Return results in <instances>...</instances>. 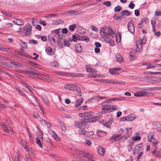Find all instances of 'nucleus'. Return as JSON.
Here are the masks:
<instances>
[{"instance_id": "2", "label": "nucleus", "mask_w": 161, "mask_h": 161, "mask_svg": "<svg viewBox=\"0 0 161 161\" xmlns=\"http://www.w3.org/2000/svg\"><path fill=\"white\" fill-rule=\"evenodd\" d=\"M30 69H31V70H24L22 73L29 77H31L34 75L39 76L41 75V74L35 69L32 68H31Z\"/></svg>"}, {"instance_id": "49", "label": "nucleus", "mask_w": 161, "mask_h": 161, "mask_svg": "<svg viewBox=\"0 0 161 161\" xmlns=\"http://www.w3.org/2000/svg\"><path fill=\"white\" fill-rule=\"evenodd\" d=\"M103 4L105 5L107 7H110L111 5V3L110 1H107L104 2Z\"/></svg>"}, {"instance_id": "23", "label": "nucleus", "mask_w": 161, "mask_h": 161, "mask_svg": "<svg viewBox=\"0 0 161 161\" xmlns=\"http://www.w3.org/2000/svg\"><path fill=\"white\" fill-rule=\"evenodd\" d=\"M117 61L119 62H121L123 61V58L121 55L119 54H117L115 56Z\"/></svg>"}, {"instance_id": "41", "label": "nucleus", "mask_w": 161, "mask_h": 161, "mask_svg": "<svg viewBox=\"0 0 161 161\" xmlns=\"http://www.w3.org/2000/svg\"><path fill=\"white\" fill-rule=\"evenodd\" d=\"M48 39L50 42H51V43H52V42H53V43H56V41L53 37L49 36L48 37Z\"/></svg>"}, {"instance_id": "36", "label": "nucleus", "mask_w": 161, "mask_h": 161, "mask_svg": "<svg viewBox=\"0 0 161 161\" xmlns=\"http://www.w3.org/2000/svg\"><path fill=\"white\" fill-rule=\"evenodd\" d=\"M83 100L82 99L77 100L75 103V106L77 107L80 105L83 102Z\"/></svg>"}, {"instance_id": "51", "label": "nucleus", "mask_w": 161, "mask_h": 161, "mask_svg": "<svg viewBox=\"0 0 161 161\" xmlns=\"http://www.w3.org/2000/svg\"><path fill=\"white\" fill-rule=\"evenodd\" d=\"M78 39H78V37H77L75 35H72V39L73 42H77V40H78Z\"/></svg>"}, {"instance_id": "1", "label": "nucleus", "mask_w": 161, "mask_h": 161, "mask_svg": "<svg viewBox=\"0 0 161 161\" xmlns=\"http://www.w3.org/2000/svg\"><path fill=\"white\" fill-rule=\"evenodd\" d=\"M101 117V116H94L92 117L88 118H83L81 119L82 122L85 123L86 128L88 127L89 126L87 123L94 122L99 119Z\"/></svg>"}, {"instance_id": "54", "label": "nucleus", "mask_w": 161, "mask_h": 161, "mask_svg": "<svg viewBox=\"0 0 161 161\" xmlns=\"http://www.w3.org/2000/svg\"><path fill=\"white\" fill-rule=\"evenodd\" d=\"M51 64L52 66L54 67H57L59 66L58 63L56 61H54L52 62Z\"/></svg>"}, {"instance_id": "37", "label": "nucleus", "mask_w": 161, "mask_h": 161, "mask_svg": "<svg viewBox=\"0 0 161 161\" xmlns=\"http://www.w3.org/2000/svg\"><path fill=\"white\" fill-rule=\"evenodd\" d=\"M40 121L41 123H43V121H44V124H46L48 128H49L51 126L50 124L47 121L45 120H40Z\"/></svg>"}, {"instance_id": "6", "label": "nucleus", "mask_w": 161, "mask_h": 161, "mask_svg": "<svg viewBox=\"0 0 161 161\" xmlns=\"http://www.w3.org/2000/svg\"><path fill=\"white\" fill-rule=\"evenodd\" d=\"M127 28L129 31L132 34H133L135 32V27L133 23L132 20H130L128 23Z\"/></svg>"}, {"instance_id": "64", "label": "nucleus", "mask_w": 161, "mask_h": 161, "mask_svg": "<svg viewBox=\"0 0 161 161\" xmlns=\"http://www.w3.org/2000/svg\"><path fill=\"white\" fill-rule=\"evenodd\" d=\"M156 15L158 16H161V11H157V10L155 13V15Z\"/></svg>"}, {"instance_id": "13", "label": "nucleus", "mask_w": 161, "mask_h": 161, "mask_svg": "<svg viewBox=\"0 0 161 161\" xmlns=\"http://www.w3.org/2000/svg\"><path fill=\"white\" fill-rule=\"evenodd\" d=\"M142 39L141 41V40H138L136 42V46H137V48L136 49V51L137 52L140 53L141 51V50H138V46H140L141 47V49L142 48V45L143 44L142 43Z\"/></svg>"}, {"instance_id": "5", "label": "nucleus", "mask_w": 161, "mask_h": 161, "mask_svg": "<svg viewBox=\"0 0 161 161\" xmlns=\"http://www.w3.org/2000/svg\"><path fill=\"white\" fill-rule=\"evenodd\" d=\"M32 26L30 24H27L26 26L23 28V30L25 31V35L28 36L31 34Z\"/></svg>"}, {"instance_id": "38", "label": "nucleus", "mask_w": 161, "mask_h": 161, "mask_svg": "<svg viewBox=\"0 0 161 161\" xmlns=\"http://www.w3.org/2000/svg\"><path fill=\"white\" fill-rule=\"evenodd\" d=\"M109 72L111 75H117L119 74V73L118 72L114 71V70L112 69L109 70Z\"/></svg>"}, {"instance_id": "45", "label": "nucleus", "mask_w": 161, "mask_h": 161, "mask_svg": "<svg viewBox=\"0 0 161 161\" xmlns=\"http://www.w3.org/2000/svg\"><path fill=\"white\" fill-rule=\"evenodd\" d=\"M63 40H64V45L67 47H69L70 45V44L69 42H68V41L66 40H65L64 39H63Z\"/></svg>"}, {"instance_id": "11", "label": "nucleus", "mask_w": 161, "mask_h": 161, "mask_svg": "<svg viewBox=\"0 0 161 161\" xmlns=\"http://www.w3.org/2000/svg\"><path fill=\"white\" fill-rule=\"evenodd\" d=\"M142 144V143H140L135 147L134 150V153H137L141 150L143 147Z\"/></svg>"}, {"instance_id": "46", "label": "nucleus", "mask_w": 161, "mask_h": 161, "mask_svg": "<svg viewBox=\"0 0 161 161\" xmlns=\"http://www.w3.org/2000/svg\"><path fill=\"white\" fill-rule=\"evenodd\" d=\"M101 97H99V96H96L92 97L89 100V101L92 100H94L95 101H98L100 100Z\"/></svg>"}, {"instance_id": "4", "label": "nucleus", "mask_w": 161, "mask_h": 161, "mask_svg": "<svg viewBox=\"0 0 161 161\" xmlns=\"http://www.w3.org/2000/svg\"><path fill=\"white\" fill-rule=\"evenodd\" d=\"M65 89L72 91H76L79 92V89L78 87L75 85L72 84H68L64 86Z\"/></svg>"}, {"instance_id": "47", "label": "nucleus", "mask_w": 161, "mask_h": 161, "mask_svg": "<svg viewBox=\"0 0 161 161\" xmlns=\"http://www.w3.org/2000/svg\"><path fill=\"white\" fill-rule=\"evenodd\" d=\"M131 133L132 132L131 131H127V132L125 134L124 136V137L125 139H127L130 136V135L131 134Z\"/></svg>"}, {"instance_id": "18", "label": "nucleus", "mask_w": 161, "mask_h": 161, "mask_svg": "<svg viewBox=\"0 0 161 161\" xmlns=\"http://www.w3.org/2000/svg\"><path fill=\"white\" fill-rule=\"evenodd\" d=\"M144 90L147 91H153L154 90L158 91L161 90V89L160 88V86H159L147 88L146 89H144Z\"/></svg>"}, {"instance_id": "24", "label": "nucleus", "mask_w": 161, "mask_h": 161, "mask_svg": "<svg viewBox=\"0 0 161 161\" xmlns=\"http://www.w3.org/2000/svg\"><path fill=\"white\" fill-rule=\"evenodd\" d=\"M96 81H98V82H106L108 83H110L112 84V80H108L107 79L105 80H102V79H97L96 80Z\"/></svg>"}, {"instance_id": "29", "label": "nucleus", "mask_w": 161, "mask_h": 161, "mask_svg": "<svg viewBox=\"0 0 161 161\" xmlns=\"http://www.w3.org/2000/svg\"><path fill=\"white\" fill-rule=\"evenodd\" d=\"M125 83V82L122 81H116L113 80H112V84H116L120 85H122L124 84Z\"/></svg>"}, {"instance_id": "17", "label": "nucleus", "mask_w": 161, "mask_h": 161, "mask_svg": "<svg viewBox=\"0 0 161 161\" xmlns=\"http://www.w3.org/2000/svg\"><path fill=\"white\" fill-rule=\"evenodd\" d=\"M64 36V35H62V36H61L60 35H58V41L57 43L58 45H59L61 47H63V45L61 42H60L62 38H63V36Z\"/></svg>"}, {"instance_id": "48", "label": "nucleus", "mask_w": 161, "mask_h": 161, "mask_svg": "<svg viewBox=\"0 0 161 161\" xmlns=\"http://www.w3.org/2000/svg\"><path fill=\"white\" fill-rule=\"evenodd\" d=\"M78 133L80 134L84 135L86 136L87 132L84 130H80L78 131Z\"/></svg>"}, {"instance_id": "19", "label": "nucleus", "mask_w": 161, "mask_h": 161, "mask_svg": "<svg viewBox=\"0 0 161 161\" xmlns=\"http://www.w3.org/2000/svg\"><path fill=\"white\" fill-rule=\"evenodd\" d=\"M46 52L47 54L49 55H53L54 53L53 52L52 48L50 47H48L45 49Z\"/></svg>"}, {"instance_id": "22", "label": "nucleus", "mask_w": 161, "mask_h": 161, "mask_svg": "<svg viewBox=\"0 0 161 161\" xmlns=\"http://www.w3.org/2000/svg\"><path fill=\"white\" fill-rule=\"evenodd\" d=\"M108 35L111 36L113 38L115 37V35H114L115 34V32L111 29V28L109 27L108 28Z\"/></svg>"}, {"instance_id": "53", "label": "nucleus", "mask_w": 161, "mask_h": 161, "mask_svg": "<svg viewBox=\"0 0 161 161\" xmlns=\"http://www.w3.org/2000/svg\"><path fill=\"white\" fill-rule=\"evenodd\" d=\"M104 31V29L103 28H101L100 29L101 32V33L103 32V34H104V35H103V36H105V37L108 36V33H106L105 31Z\"/></svg>"}, {"instance_id": "63", "label": "nucleus", "mask_w": 161, "mask_h": 161, "mask_svg": "<svg viewBox=\"0 0 161 161\" xmlns=\"http://www.w3.org/2000/svg\"><path fill=\"white\" fill-rule=\"evenodd\" d=\"M20 41L22 43V44H23V45H22V46L23 47V48H26L27 47V44L25 42L21 40Z\"/></svg>"}, {"instance_id": "52", "label": "nucleus", "mask_w": 161, "mask_h": 161, "mask_svg": "<svg viewBox=\"0 0 161 161\" xmlns=\"http://www.w3.org/2000/svg\"><path fill=\"white\" fill-rule=\"evenodd\" d=\"M84 117H88L90 115H92V112H87L86 113H84Z\"/></svg>"}, {"instance_id": "39", "label": "nucleus", "mask_w": 161, "mask_h": 161, "mask_svg": "<svg viewBox=\"0 0 161 161\" xmlns=\"http://www.w3.org/2000/svg\"><path fill=\"white\" fill-rule=\"evenodd\" d=\"M57 15L56 14H47L45 16V18L47 19L51 18L53 17L56 16Z\"/></svg>"}, {"instance_id": "61", "label": "nucleus", "mask_w": 161, "mask_h": 161, "mask_svg": "<svg viewBox=\"0 0 161 161\" xmlns=\"http://www.w3.org/2000/svg\"><path fill=\"white\" fill-rule=\"evenodd\" d=\"M52 33H55L56 35H59V31L58 29H56L55 30H53L52 31Z\"/></svg>"}, {"instance_id": "62", "label": "nucleus", "mask_w": 161, "mask_h": 161, "mask_svg": "<svg viewBox=\"0 0 161 161\" xmlns=\"http://www.w3.org/2000/svg\"><path fill=\"white\" fill-rule=\"evenodd\" d=\"M157 130L160 132H161V125L160 124H157V127H156Z\"/></svg>"}, {"instance_id": "50", "label": "nucleus", "mask_w": 161, "mask_h": 161, "mask_svg": "<svg viewBox=\"0 0 161 161\" xmlns=\"http://www.w3.org/2000/svg\"><path fill=\"white\" fill-rule=\"evenodd\" d=\"M29 43L31 44V43H33L34 44H38V42L34 40H30L29 41Z\"/></svg>"}, {"instance_id": "25", "label": "nucleus", "mask_w": 161, "mask_h": 161, "mask_svg": "<svg viewBox=\"0 0 161 161\" xmlns=\"http://www.w3.org/2000/svg\"><path fill=\"white\" fill-rule=\"evenodd\" d=\"M75 48L77 52L80 53H81L82 48L80 44H77L76 45Z\"/></svg>"}, {"instance_id": "26", "label": "nucleus", "mask_w": 161, "mask_h": 161, "mask_svg": "<svg viewBox=\"0 0 161 161\" xmlns=\"http://www.w3.org/2000/svg\"><path fill=\"white\" fill-rule=\"evenodd\" d=\"M136 52H137L136 51V50H135L134 49H131L129 53V56L132 58L134 57L136 55Z\"/></svg>"}, {"instance_id": "32", "label": "nucleus", "mask_w": 161, "mask_h": 161, "mask_svg": "<svg viewBox=\"0 0 161 161\" xmlns=\"http://www.w3.org/2000/svg\"><path fill=\"white\" fill-rule=\"evenodd\" d=\"M76 25L75 24H73L69 26V29L71 31H73L76 28Z\"/></svg>"}, {"instance_id": "60", "label": "nucleus", "mask_w": 161, "mask_h": 161, "mask_svg": "<svg viewBox=\"0 0 161 161\" xmlns=\"http://www.w3.org/2000/svg\"><path fill=\"white\" fill-rule=\"evenodd\" d=\"M29 63L30 64H31V65H32L35 67H37V66H39V65L38 64H36L33 62H32V61H30L29 62Z\"/></svg>"}, {"instance_id": "31", "label": "nucleus", "mask_w": 161, "mask_h": 161, "mask_svg": "<svg viewBox=\"0 0 161 161\" xmlns=\"http://www.w3.org/2000/svg\"><path fill=\"white\" fill-rule=\"evenodd\" d=\"M120 134L118 135H113L112 137H111L110 139V140L111 141H114L117 138L120 137Z\"/></svg>"}, {"instance_id": "30", "label": "nucleus", "mask_w": 161, "mask_h": 161, "mask_svg": "<svg viewBox=\"0 0 161 161\" xmlns=\"http://www.w3.org/2000/svg\"><path fill=\"white\" fill-rule=\"evenodd\" d=\"M154 134L153 132L150 133L148 136V140L150 142H151V140L154 138Z\"/></svg>"}, {"instance_id": "28", "label": "nucleus", "mask_w": 161, "mask_h": 161, "mask_svg": "<svg viewBox=\"0 0 161 161\" xmlns=\"http://www.w3.org/2000/svg\"><path fill=\"white\" fill-rule=\"evenodd\" d=\"M117 34V35L115 36L116 40L117 42L119 43L121 39V35L119 32H118Z\"/></svg>"}, {"instance_id": "35", "label": "nucleus", "mask_w": 161, "mask_h": 161, "mask_svg": "<svg viewBox=\"0 0 161 161\" xmlns=\"http://www.w3.org/2000/svg\"><path fill=\"white\" fill-rule=\"evenodd\" d=\"M115 100H117V101H121L123 100H125V98L122 97H120L114 98L112 99H110V100L112 101H114Z\"/></svg>"}, {"instance_id": "12", "label": "nucleus", "mask_w": 161, "mask_h": 161, "mask_svg": "<svg viewBox=\"0 0 161 161\" xmlns=\"http://www.w3.org/2000/svg\"><path fill=\"white\" fill-rule=\"evenodd\" d=\"M13 22L15 24L20 26L23 25L24 24V22L23 20L17 19H15Z\"/></svg>"}, {"instance_id": "21", "label": "nucleus", "mask_w": 161, "mask_h": 161, "mask_svg": "<svg viewBox=\"0 0 161 161\" xmlns=\"http://www.w3.org/2000/svg\"><path fill=\"white\" fill-rule=\"evenodd\" d=\"M104 40L107 42L111 46H113L114 45V42L110 38L107 37Z\"/></svg>"}, {"instance_id": "43", "label": "nucleus", "mask_w": 161, "mask_h": 161, "mask_svg": "<svg viewBox=\"0 0 161 161\" xmlns=\"http://www.w3.org/2000/svg\"><path fill=\"white\" fill-rule=\"evenodd\" d=\"M59 123L62 130L63 131L66 130V126L64 125L63 123L61 121H59Z\"/></svg>"}, {"instance_id": "20", "label": "nucleus", "mask_w": 161, "mask_h": 161, "mask_svg": "<svg viewBox=\"0 0 161 161\" xmlns=\"http://www.w3.org/2000/svg\"><path fill=\"white\" fill-rule=\"evenodd\" d=\"M86 68L87 71L88 72H92L93 73L97 72V71L95 69L91 67L90 66H86Z\"/></svg>"}, {"instance_id": "59", "label": "nucleus", "mask_w": 161, "mask_h": 161, "mask_svg": "<svg viewBox=\"0 0 161 161\" xmlns=\"http://www.w3.org/2000/svg\"><path fill=\"white\" fill-rule=\"evenodd\" d=\"M135 4L133 3L132 2H131L130 4L129 5V7L131 9H133L135 7Z\"/></svg>"}, {"instance_id": "3", "label": "nucleus", "mask_w": 161, "mask_h": 161, "mask_svg": "<svg viewBox=\"0 0 161 161\" xmlns=\"http://www.w3.org/2000/svg\"><path fill=\"white\" fill-rule=\"evenodd\" d=\"M76 152L83 157L87 159L88 161H96L94 158L92 157L88 153H86L85 152H82L77 149L76 150Z\"/></svg>"}, {"instance_id": "44", "label": "nucleus", "mask_w": 161, "mask_h": 161, "mask_svg": "<svg viewBox=\"0 0 161 161\" xmlns=\"http://www.w3.org/2000/svg\"><path fill=\"white\" fill-rule=\"evenodd\" d=\"M122 9V7L120 6H117L114 8V11L115 12H119Z\"/></svg>"}, {"instance_id": "16", "label": "nucleus", "mask_w": 161, "mask_h": 161, "mask_svg": "<svg viewBox=\"0 0 161 161\" xmlns=\"http://www.w3.org/2000/svg\"><path fill=\"white\" fill-rule=\"evenodd\" d=\"M97 150L99 154L102 156H104L105 153V150L104 149L101 147H99Z\"/></svg>"}, {"instance_id": "56", "label": "nucleus", "mask_w": 161, "mask_h": 161, "mask_svg": "<svg viewBox=\"0 0 161 161\" xmlns=\"http://www.w3.org/2000/svg\"><path fill=\"white\" fill-rule=\"evenodd\" d=\"M141 139V137L140 136H136L132 138L133 141H137Z\"/></svg>"}, {"instance_id": "10", "label": "nucleus", "mask_w": 161, "mask_h": 161, "mask_svg": "<svg viewBox=\"0 0 161 161\" xmlns=\"http://www.w3.org/2000/svg\"><path fill=\"white\" fill-rule=\"evenodd\" d=\"M149 93L145 91H138L136 92L134 95L137 97H142L145 95H149Z\"/></svg>"}, {"instance_id": "40", "label": "nucleus", "mask_w": 161, "mask_h": 161, "mask_svg": "<svg viewBox=\"0 0 161 161\" xmlns=\"http://www.w3.org/2000/svg\"><path fill=\"white\" fill-rule=\"evenodd\" d=\"M1 125L5 132H8L9 131L8 128L6 125L4 124H2Z\"/></svg>"}, {"instance_id": "57", "label": "nucleus", "mask_w": 161, "mask_h": 161, "mask_svg": "<svg viewBox=\"0 0 161 161\" xmlns=\"http://www.w3.org/2000/svg\"><path fill=\"white\" fill-rule=\"evenodd\" d=\"M2 13L7 17H10L12 16V14L10 13H8L5 11L2 12Z\"/></svg>"}, {"instance_id": "34", "label": "nucleus", "mask_w": 161, "mask_h": 161, "mask_svg": "<svg viewBox=\"0 0 161 161\" xmlns=\"http://www.w3.org/2000/svg\"><path fill=\"white\" fill-rule=\"evenodd\" d=\"M36 143L41 148L42 147V145L41 141L38 137L36 138Z\"/></svg>"}, {"instance_id": "7", "label": "nucleus", "mask_w": 161, "mask_h": 161, "mask_svg": "<svg viewBox=\"0 0 161 161\" xmlns=\"http://www.w3.org/2000/svg\"><path fill=\"white\" fill-rule=\"evenodd\" d=\"M111 107V106L109 104H107L103 106L102 108V110H104V111L102 112V113H106L105 112L106 111H107V112L108 113H109L112 112Z\"/></svg>"}, {"instance_id": "8", "label": "nucleus", "mask_w": 161, "mask_h": 161, "mask_svg": "<svg viewBox=\"0 0 161 161\" xmlns=\"http://www.w3.org/2000/svg\"><path fill=\"white\" fill-rule=\"evenodd\" d=\"M83 12L82 11H78L76 10H72L69 11L67 12V13L70 15L73 16L81 14Z\"/></svg>"}, {"instance_id": "9", "label": "nucleus", "mask_w": 161, "mask_h": 161, "mask_svg": "<svg viewBox=\"0 0 161 161\" xmlns=\"http://www.w3.org/2000/svg\"><path fill=\"white\" fill-rule=\"evenodd\" d=\"M75 125L80 129H84L86 128L85 123L82 122L81 121H76L74 123Z\"/></svg>"}, {"instance_id": "14", "label": "nucleus", "mask_w": 161, "mask_h": 161, "mask_svg": "<svg viewBox=\"0 0 161 161\" xmlns=\"http://www.w3.org/2000/svg\"><path fill=\"white\" fill-rule=\"evenodd\" d=\"M121 17H122L124 16H128L130 15L131 14V13L128 10H124L121 12Z\"/></svg>"}, {"instance_id": "27", "label": "nucleus", "mask_w": 161, "mask_h": 161, "mask_svg": "<svg viewBox=\"0 0 161 161\" xmlns=\"http://www.w3.org/2000/svg\"><path fill=\"white\" fill-rule=\"evenodd\" d=\"M129 142L130 143V144L128 145L127 148L128 152H130L131 151L132 148V144L134 143V142L130 140L129 141Z\"/></svg>"}, {"instance_id": "33", "label": "nucleus", "mask_w": 161, "mask_h": 161, "mask_svg": "<svg viewBox=\"0 0 161 161\" xmlns=\"http://www.w3.org/2000/svg\"><path fill=\"white\" fill-rule=\"evenodd\" d=\"M50 131L52 132V137L55 140L58 139V137L55 132L52 130Z\"/></svg>"}, {"instance_id": "58", "label": "nucleus", "mask_w": 161, "mask_h": 161, "mask_svg": "<svg viewBox=\"0 0 161 161\" xmlns=\"http://www.w3.org/2000/svg\"><path fill=\"white\" fill-rule=\"evenodd\" d=\"M62 22V20L60 19L59 20H56L53 22V24L54 25H58L61 23Z\"/></svg>"}, {"instance_id": "55", "label": "nucleus", "mask_w": 161, "mask_h": 161, "mask_svg": "<svg viewBox=\"0 0 161 161\" xmlns=\"http://www.w3.org/2000/svg\"><path fill=\"white\" fill-rule=\"evenodd\" d=\"M32 115L33 117L35 118H37L39 117V114L37 112H35L33 113Z\"/></svg>"}, {"instance_id": "15", "label": "nucleus", "mask_w": 161, "mask_h": 161, "mask_svg": "<svg viewBox=\"0 0 161 161\" xmlns=\"http://www.w3.org/2000/svg\"><path fill=\"white\" fill-rule=\"evenodd\" d=\"M126 117L127 121H131L134 120L136 118L135 115L133 114L128 115Z\"/></svg>"}, {"instance_id": "42", "label": "nucleus", "mask_w": 161, "mask_h": 161, "mask_svg": "<svg viewBox=\"0 0 161 161\" xmlns=\"http://www.w3.org/2000/svg\"><path fill=\"white\" fill-rule=\"evenodd\" d=\"M100 123H102L103 125L108 128L110 127V125L107 122H104L103 120H102V122H100Z\"/></svg>"}]
</instances>
